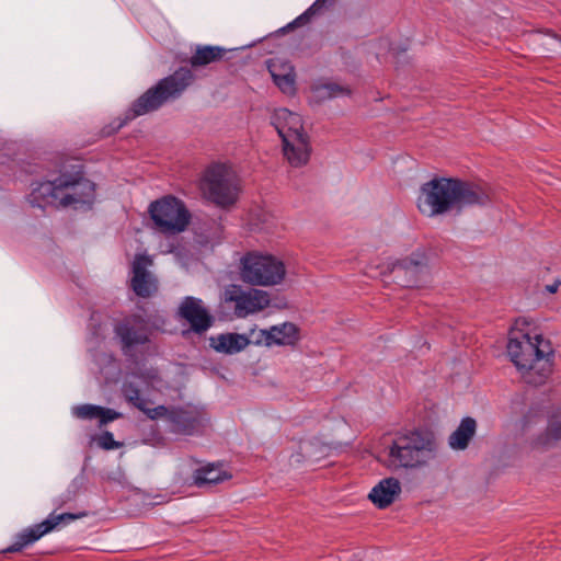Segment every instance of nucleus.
<instances>
[{"mask_svg": "<svg viewBox=\"0 0 561 561\" xmlns=\"http://www.w3.org/2000/svg\"><path fill=\"white\" fill-rule=\"evenodd\" d=\"M125 399L139 410L146 409V400L140 396L139 385L134 381H126L123 386Z\"/></svg>", "mask_w": 561, "mask_h": 561, "instance_id": "29", "label": "nucleus"}, {"mask_svg": "<svg viewBox=\"0 0 561 561\" xmlns=\"http://www.w3.org/2000/svg\"><path fill=\"white\" fill-rule=\"evenodd\" d=\"M81 515L71 513L49 514L48 517L42 523L30 526L18 534L15 541L10 547L4 549L3 552H19L25 547L41 539L46 534L53 531L60 524H68L76 520Z\"/></svg>", "mask_w": 561, "mask_h": 561, "instance_id": "11", "label": "nucleus"}, {"mask_svg": "<svg viewBox=\"0 0 561 561\" xmlns=\"http://www.w3.org/2000/svg\"><path fill=\"white\" fill-rule=\"evenodd\" d=\"M238 274L250 286L274 287L285 280L287 270L280 257L267 251L251 250L240 256Z\"/></svg>", "mask_w": 561, "mask_h": 561, "instance_id": "7", "label": "nucleus"}, {"mask_svg": "<svg viewBox=\"0 0 561 561\" xmlns=\"http://www.w3.org/2000/svg\"><path fill=\"white\" fill-rule=\"evenodd\" d=\"M426 265V256L423 252H415L409 257L404 259H389L387 262V270L389 272H405L412 275L420 274L424 271Z\"/></svg>", "mask_w": 561, "mask_h": 561, "instance_id": "24", "label": "nucleus"}, {"mask_svg": "<svg viewBox=\"0 0 561 561\" xmlns=\"http://www.w3.org/2000/svg\"><path fill=\"white\" fill-rule=\"evenodd\" d=\"M557 41L561 43V38H557Z\"/></svg>", "mask_w": 561, "mask_h": 561, "instance_id": "37", "label": "nucleus"}, {"mask_svg": "<svg viewBox=\"0 0 561 561\" xmlns=\"http://www.w3.org/2000/svg\"><path fill=\"white\" fill-rule=\"evenodd\" d=\"M180 318L187 321L193 331L202 333L211 327L213 318L199 298L186 296L178 309Z\"/></svg>", "mask_w": 561, "mask_h": 561, "instance_id": "14", "label": "nucleus"}, {"mask_svg": "<svg viewBox=\"0 0 561 561\" xmlns=\"http://www.w3.org/2000/svg\"><path fill=\"white\" fill-rule=\"evenodd\" d=\"M61 207H78L94 201L95 185L88 179L76 175H61Z\"/></svg>", "mask_w": 561, "mask_h": 561, "instance_id": "12", "label": "nucleus"}, {"mask_svg": "<svg viewBox=\"0 0 561 561\" xmlns=\"http://www.w3.org/2000/svg\"><path fill=\"white\" fill-rule=\"evenodd\" d=\"M193 72L187 68H180L169 77L161 79L154 87L141 94L128 108L123 119H119L115 130H118L129 121L157 111L169 100L179 98L192 84Z\"/></svg>", "mask_w": 561, "mask_h": 561, "instance_id": "5", "label": "nucleus"}, {"mask_svg": "<svg viewBox=\"0 0 561 561\" xmlns=\"http://www.w3.org/2000/svg\"><path fill=\"white\" fill-rule=\"evenodd\" d=\"M193 72L187 68H180L169 77L161 79L154 87L141 94L128 108L123 119H119L115 130H118L129 121L157 111L169 100L179 98L192 84Z\"/></svg>", "mask_w": 561, "mask_h": 561, "instance_id": "4", "label": "nucleus"}, {"mask_svg": "<svg viewBox=\"0 0 561 561\" xmlns=\"http://www.w3.org/2000/svg\"><path fill=\"white\" fill-rule=\"evenodd\" d=\"M558 440H561V410L551 416L547 431L539 438L538 444L549 446Z\"/></svg>", "mask_w": 561, "mask_h": 561, "instance_id": "28", "label": "nucleus"}, {"mask_svg": "<svg viewBox=\"0 0 561 561\" xmlns=\"http://www.w3.org/2000/svg\"><path fill=\"white\" fill-rule=\"evenodd\" d=\"M271 119L282 138L283 153L288 163L294 168L307 164L310 159L311 145L301 116L282 107L274 111Z\"/></svg>", "mask_w": 561, "mask_h": 561, "instance_id": "6", "label": "nucleus"}, {"mask_svg": "<svg viewBox=\"0 0 561 561\" xmlns=\"http://www.w3.org/2000/svg\"><path fill=\"white\" fill-rule=\"evenodd\" d=\"M226 49L220 46L197 45L194 54L190 58V65L194 68L204 67L221 60Z\"/></svg>", "mask_w": 561, "mask_h": 561, "instance_id": "25", "label": "nucleus"}, {"mask_svg": "<svg viewBox=\"0 0 561 561\" xmlns=\"http://www.w3.org/2000/svg\"><path fill=\"white\" fill-rule=\"evenodd\" d=\"M148 211L156 229L164 234L183 232L191 219L184 203L171 195L150 203Z\"/></svg>", "mask_w": 561, "mask_h": 561, "instance_id": "9", "label": "nucleus"}, {"mask_svg": "<svg viewBox=\"0 0 561 561\" xmlns=\"http://www.w3.org/2000/svg\"><path fill=\"white\" fill-rule=\"evenodd\" d=\"M201 188L207 199L220 207L234 204L240 191L234 172L224 164H215L207 169Z\"/></svg>", "mask_w": 561, "mask_h": 561, "instance_id": "8", "label": "nucleus"}, {"mask_svg": "<svg viewBox=\"0 0 561 561\" xmlns=\"http://www.w3.org/2000/svg\"><path fill=\"white\" fill-rule=\"evenodd\" d=\"M170 422L174 433L192 435L202 425V416L195 411L176 409L171 410Z\"/></svg>", "mask_w": 561, "mask_h": 561, "instance_id": "20", "label": "nucleus"}, {"mask_svg": "<svg viewBox=\"0 0 561 561\" xmlns=\"http://www.w3.org/2000/svg\"><path fill=\"white\" fill-rule=\"evenodd\" d=\"M251 343L255 345H264L271 347L270 328L268 329H251L249 333Z\"/></svg>", "mask_w": 561, "mask_h": 561, "instance_id": "31", "label": "nucleus"}, {"mask_svg": "<svg viewBox=\"0 0 561 561\" xmlns=\"http://www.w3.org/2000/svg\"><path fill=\"white\" fill-rule=\"evenodd\" d=\"M98 445L104 450H112L122 447V443L114 439L111 432H104L98 437Z\"/></svg>", "mask_w": 561, "mask_h": 561, "instance_id": "33", "label": "nucleus"}, {"mask_svg": "<svg viewBox=\"0 0 561 561\" xmlns=\"http://www.w3.org/2000/svg\"><path fill=\"white\" fill-rule=\"evenodd\" d=\"M492 202L493 193L486 186L457 178L436 176L421 185L416 206L423 216L434 218Z\"/></svg>", "mask_w": 561, "mask_h": 561, "instance_id": "1", "label": "nucleus"}, {"mask_svg": "<svg viewBox=\"0 0 561 561\" xmlns=\"http://www.w3.org/2000/svg\"><path fill=\"white\" fill-rule=\"evenodd\" d=\"M507 355L520 377L530 385L543 383L552 373L553 350L534 323L518 318L508 332Z\"/></svg>", "mask_w": 561, "mask_h": 561, "instance_id": "2", "label": "nucleus"}, {"mask_svg": "<svg viewBox=\"0 0 561 561\" xmlns=\"http://www.w3.org/2000/svg\"><path fill=\"white\" fill-rule=\"evenodd\" d=\"M116 333L126 347L145 344L149 335L147 323L140 318H133L121 323L116 328Z\"/></svg>", "mask_w": 561, "mask_h": 561, "instance_id": "17", "label": "nucleus"}, {"mask_svg": "<svg viewBox=\"0 0 561 561\" xmlns=\"http://www.w3.org/2000/svg\"><path fill=\"white\" fill-rule=\"evenodd\" d=\"M436 437L431 432L413 431L398 437L389 447L387 466L390 469H415L435 460Z\"/></svg>", "mask_w": 561, "mask_h": 561, "instance_id": "3", "label": "nucleus"}, {"mask_svg": "<svg viewBox=\"0 0 561 561\" xmlns=\"http://www.w3.org/2000/svg\"><path fill=\"white\" fill-rule=\"evenodd\" d=\"M347 94H350L348 88L329 80H319L311 87V98L316 102H324Z\"/></svg>", "mask_w": 561, "mask_h": 561, "instance_id": "27", "label": "nucleus"}, {"mask_svg": "<svg viewBox=\"0 0 561 561\" xmlns=\"http://www.w3.org/2000/svg\"><path fill=\"white\" fill-rule=\"evenodd\" d=\"M231 478L227 471L220 466L207 465L204 466L193 473V483L197 486H204L207 484H217Z\"/></svg>", "mask_w": 561, "mask_h": 561, "instance_id": "26", "label": "nucleus"}, {"mask_svg": "<svg viewBox=\"0 0 561 561\" xmlns=\"http://www.w3.org/2000/svg\"><path fill=\"white\" fill-rule=\"evenodd\" d=\"M139 379L141 380L142 383L153 385V381L157 379V374L156 371H152L147 376L140 377Z\"/></svg>", "mask_w": 561, "mask_h": 561, "instance_id": "34", "label": "nucleus"}, {"mask_svg": "<svg viewBox=\"0 0 561 561\" xmlns=\"http://www.w3.org/2000/svg\"><path fill=\"white\" fill-rule=\"evenodd\" d=\"M401 493L400 481L396 478H385L380 480L369 492L368 499L380 508L390 506Z\"/></svg>", "mask_w": 561, "mask_h": 561, "instance_id": "16", "label": "nucleus"}, {"mask_svg": "<svg viewBox=\"0 0 561 561\" xmlns=\"http://www.w3.org/2000/svg\"><path fill=\"white\" fill-rule=\"evenodd\" d=\"M558 287H559V283H554L553 285L547 286V290L549 293H556L558 290Z\"/></svg>", "mask_w": 561, "mask_h": 561, "instance_id": "36", "label": "nucleus"}, {"mask_svg": "<svg viewBox=\"0 0 561 561\" xmlns=\"http://www.w3.org/2000/svg\"><path fill=\"white\" fill-rule=\"evenodd\" d=\"M152 263L147 254H137L133 261L130 285L137 296L149 297L158 289L156 277L148 271Z\"/></svg>", "mask_w": 561, "mask_h": 561, "instance_id": "13", "label": "nucleus"}, {"mask_svg": "<svg viewBox=\"0 0 561 561\" xmlns=\"http://www.w3.org/2000/svg\"><path fill=\"white\" fill-rule=\"evenodd\" d=\"M387 44H388V43H387V41H385V39H382V41L379 43L380 48L377 50V56H378V57H382V56H385V54L381 51V48H382V47H386V46H387Z\"/></svg>", "mask_w": 561, "mask_h": 561, "instance_id": "35", "label": "nucleus"}, {"mask_svg": "<svg viewBox=\"0 0 561 561\" xmlns=\"http://www.w3.org/2000/svg\"><path fill=\"white\" fill-rule=\"evenodd\" d=\"M272 346H294L299 340V330L293 322H284L270 327Z\"/></svg>", "mask_w": 561, "mask_h": 561, "instance_id": "23", "label": "nucleus"}, {"mask_svg": "<svg viewBox=\"0 0 561 561\" xmlns=\"http://www.w3.org/2000/svg\"><path fill=\"white\" fill-rule=\"evenodd\" d=\"M72 414L81 420L98 419L101 425L115 421L121 416V413L112 409L94 404L76 405L72 408Z\"/></svg>", "mask_w": 561, "mask_h": 561, "instance_id": "22", "label": "nucleus"}, {"mask_svg": "<svg viewBox=\"0 0 561 561\" xmlns=\"http://www.w3.org/2000/svg\"><path fill=\"white\" fill-rule=\"evenodd\" d=\"M210 346L218 353L237 354L249 346L251 340L247 334L221 333L209 339Z\"/></svg>", "mask_w": 561, "mask_h": 561, "instance_id": "19", "label": "nucleus"}, {"mask_svg": "<svg viewBox=\"0 0 561 561\" xmlns=\"http://www.w3.org/2000/svg\"><path fill=\"white\" fill-rule=\"evenodd\" d=\"M61 176L55 181L39 183L30 194V203L39 208L47 206L61 207Z\"/></svg>", "mask_w": 561, "mask_h": 561, "instance_id": "15", "label": "nucleus"}, {"mask_svg": "<svg viewBox=\"0 0 561 561\" xmlns=\"http://www.w3.org/2000/svg\"><path fill=\"white\" fill-rule=\"evenodd\" d=\"M222 301L231 305L236 318L245 319L268 308L271 295L259 288H243L240 285L230 284L224 289Z\"/></svg>", "mask_w": 561, "mask_h": 561, "instance_id": "10", "label": "nucleus"}, {"mask_svg": "<svg viewBox=\"0 0 561 561\" xmlns=\"http://www.w3.org/2000/svg\"><path fill=\"white\" fill-rule=\"evenodd\" d=\"M149 400H146V409L141 410L151 420H157L161 417H168L170 420L171 411L167 409L164 405H158L156 408H149Z\"/></svg>", "mask_w": 561, "mask_h": 561, "instance_id": "32", "label": "nucleus"}, {"mask_svg": "<svg viewBox=\"0 0 561 561\" xmlns=\"http://www.w3.org/2000/svg\"><path fill=\"white\" fill-rule=\"evenodd\" d=\"M335 0H316L311 7H309L301 15L295 19L293 22L296 26H301L310 21V19L318 14L324 7L331 4Z\"/></svg>", "mask_w": 561, "mask_h": 561, "instance_id": "30", "label": "nucleus"}, {"mask_svg": "<svg viewBox=\"0 0 561 561\" xmlns=\"http://www.w3.org/2000/svg\"><path fill=\"white\" fill-rule=\"evenodd\" d=\"M268 70L274 83L286 94H294L296 91V75L294 67L279 59H273L268 64Z\"/></svg>", "mask_w": 561, "mask_h": 561, "instance_id": "18", "label": "nucleus"}, {"mask_svg": "<svg viewBox=\"0 0 561 561\" xmlns=\"http://www.w3.org/2000/svg\"><path fill=\"white\" fill-rule=\"evenodd\" d=\"M477 432V422L473 417L467 416L460 421L458 427L448 437V445L454 450H463Z\"/></svg>", "mask_w": 561, "mask_h": 561, "instance_id": "21", "label": "nucleus"}]
</instances>
